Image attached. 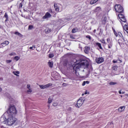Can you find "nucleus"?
Segmentation results:
<instances>
[{"mask_svg": "<svg viewBox=\"0 0 128 128\" xmlns=\"http://www.w3.org/2000/svg\"><path fill=\"white\" fill-rule=\"evenodd\" d=\"M82 66L88 68V61L86 60H84L82 58L76 59V62H74V64L72 66L74 74H76V72L80 70V68H82Z\"/></svg>", "mask_w": 128, "mask_h": 128, "instance_id": "obj_1", "label": "nucleus"}, {"mask_svg": "<svg viewBox=\"0 0 128 128\" xmlns=\"http://www.w3.org/2000/svg\"><path fill=\"white\" fill-rule=\"evenodd\" d=\"M2 116L4 118V124L12 126L16 122V118L12 115H8V113H4Z\"/></svg>", "mask_w": 128, "mask_h": 128, "instance_id": "obj_2", "label": "nucleus"}, {"mask_svg": "<svg viewBox=\"0 0 128 128\" xmlns=\"http://www.w3.org/2000/svg\"><path fill=\"white\" fill-rule=\"evenodd\" d=\"M16 112H18V111H16V107L14 106H11L5 114H8V116H14V114H16Z\"/></svg>", "mask_w": 128, "mask_h": 128, "instance_id": "obj_3", "label": "nucleus"}, {"mask_svg": "<svg viewBox=\"0 0 128 128\" xmlns=\"http://www.w3.org/2000/svg\"><path fill=\"white\" fill-rule=\"evenodd\" d=\"M115 10L117 12H120V14H122V12H124V8H122V6H120V4H116L114 6Z\"/></svg>", "mask_w": 128, "mask_h": 128, "instance_id": "obj_4", "label": "nucleus"}, {"mask_svg": "<svg viewBox=\"0 0 128 128\" xmlns=\"http://www.w3.org/2000/svg\"><path fill=\"white\" fill-rule=\"evenodd\" d=\"M52 86V84L49 83L44 85H40L39 86L41 90H44V88H50V86Z\"/></svg>", "mask_w": 128, "mask_h": 128, "instance_id": "obj_5", "label": "nucleus"}, {"mask_svg": "<svg viewBox=\"0 0 128 128\" xmlns=\"http://www.w3.org/2000/svg\"><path fill=\"white\" fill-rule=\"evenodd\" d=\"M84 100H82V98H80L77 101L76 106L78 108H80V106H82V104H84Z\"/></svg>", "mask_w": 128, "mask_h": 128, "instance_id": "obj_6", "label": "nucleus"}, {"mask_svg": "<svg viewBox=\"0 0 128 128\" xmlns=\"http://www.w3.org/2000/svg\"><path fill=\"white\" fill-rule=\"evenodd\" d=\"M118 16L122 22H126V17H124V16L122 14H118Z\"/></svg>", "mask_w": 128, "mask_h": 128, "instance_id": "obj_7", "label": "nucleus"}, {"mask_svg": "<svg viewBox=\"0 0 128 128\" xmlns=\"http://www.w3.org/2000/svg\"><path fill=\"white\" fill-rule=\"evenodd\" d=\"M118 42L120 46H122V44H126V41L124 40V37H122L118 40Z\"/></svg>", "mask_w": 128, "mask_h": 128, "instance_id": "obj_8", "label": "nucleus"}, {"mask_svg": "<svg viewBox=\"0 0 128 128\" xmlns=\"http://www.w3.org/2000/svg\"><path fill=\"white\" fill-rule=\"evenodd\" d=\"M52 18V14L49 12H47L46 13L45 15L42 17L43 20H46L48 18Z\"/></svg>", "mask_w": 128, "mask_h": 128, "instance_id": "obj_9", "label": "nucleus"}, {"mask_svg": "<svg viewBox=\"0 0 128 128\" xmlns=\"http://www.w3.org/2000/svg\"><path fill=\"white\" fill-rule=\"evenodd\" d=\"M96 62L97 64H102V62H104V59L102 57L96 58Z\"/></svg>", "mask_w": 128, "mask_h": 128, "instance_id": "obj_10", "label": "nucleus"}, {"mask_svg": "<svg viewBox=\"0 0 128 128\" xmlns=\"http://www.w3.org/2000/svg\"><path fill=\"white\" fill-rule=\"evenodd\" d=\"M107 42L108 44V48H112V42H110V38H107Z\"/></svg>", "mask_w": 128, "mask_h": 128, "instance_id": "obj_11", "label": "nucleus"}, {"mask_svg": "<svg viewBox=\"0 0 128 128\" xmlns=\"http://www.w3.org/2000/svg\"><path fill=\"white\" fill-rule=\"evenodd\" d=\"M90 46H86L84 47V52H85V54H88L90 52Z\"/></svg>", "mask_w": 128, "mask_h": 128, "instance_id": "obj_12", "label": "nucleus"}, {"mask_svg": "<svg viewBox=\"0 0 128 128\" xmlns=\"http://www.w3.org/2000/svg\"><path fill=\"white\" fill-rule=\"evenodd\" d=\"M124 108H126V106H122L118 108V112H122L124 110Z\"/></svg>", "mask_w": 128, "mask_h": 128, "instance_id": "obj_13", "label": "nucleus"}, {"mask_svg": "<svg viewBox=\"0 0 128 128\" xmlns=\"http://www.w3.org/2000/svg\"><path fill=\"white\" fill-rule=\"evenodd\" d=\"M122 60H120V59L118 58V60H112V62L113 64H122Z\"/></svg>", "mask_w": 128, "mask_h": 128, "instance_id": "obj_14", "label": "nucleus"}, {"mask_svg": "<svg viewBox=\"0 0 128 128\" xmlns=\"http://www.w3.org/2000/svg\"><path fill=\"white\" fill-rule=\"evenodd\" d=\"M10 42L6 40L1 44V46H8Z\"/></svg>", "mask_w": 128, "mask_h": 128, "instance_id": "obj_15", "label": "nucleus"}, {"mask_svg": "<svg viewBox=\"0 0 128 128\" xmlns=\"http://www.w3.org/2000/svg\"><path fill=\"white\" fill-rule=\"evenodd\" d=\"M54 8H55V10L56 12H60V8L58 6V4H54Z\"/></svg>", "mask_w": 128, "mask_h": 128, "instance_id": "obj_16", "label": "nucleus"}, {"mask_svg": "<svg viewBox=\"0 0 128 128\" xmlns=\"http://www.w3.org/2000/svg\"><path fill=\"white\" fill-rule=\"evenodd\" d=\"M4 116H1L0 118V126H2V124H4Z\"/></svg>", "mask_w": 128, "mask_h": 128, "instance_id": "obj_17", "label": "nucleus"}, {"mask_svg": "<svg viewBox=\"0 0 128 128\" xmlns=\"http://www.w3.org/2000/svg\"><path fill=\"white\" fill-rule=\"evenodd\" d=\"M69 78L70 80H76V75H71L69 76Z\"/></svg>", "mask_w": 128, "mask_h": 128, "instance_id": "obj_18", "label": "nucleus"}, {"mask_svg": "<svg viewBox=\"0 0 128 128\" xmlns=\"http://www.w3.org/2000/svg\"><path fill=\"white\" fill-rule=\"evenodd\" d=\"M78 32V28H74L72 30V34H76V32Z\"/></svg>", "mask_w": 128, "mask_h": 128, "instance_id": "obj_19", "label": "nucleus"}, {"mask_svg": "<svg viewBox=\"0 0 128 128\" xmlns=\"http://www.w3.org/2000/svg\"><path fill=\"white\" fill-rule=\"evenodd\" d=\"M96 46H98V48H99L100 50H102V44H100V43L96 42Z\"/></svg>", "mask_w": 128, "mask_h": 128, "instance_id": "obj_20", "label": "nucleus"}, {"mask_svg": "<svg viewBox=\"0 0 128 128\" xmlns=\"http://www.w3.org/2000/svg\"><path fill=\"white\" fill-rule=\"evenodd\" d=\"M4 18H6L5 22H8V13L6 12L4 14Z\"/></svg>", "mask_w": 128, "mask_h": 128, "instance_id": "obj_21", "label": "nucleus"}, {"mask_svg": "<svg viewBox=\"0 0 128 128\" xmlns=\"http://www.w3.org/2000/svg\"><path fill=\"white\" fill-rule=\"evenodd\" d=\"M48 64L49 66V67L52 68V66H54V62H48Z\"/></svg>", "mask_w": 128, "mask_h": 128, "instance_id": "obj_22", "label": "nucleus"}, {"mask_svg": "<svg viewBox=\"0 0 128 128\" xmlns=\"http://www.w3.org/2000/svg\"><path fill=\"white\" fill-rule=\"evenodd\" d=\"M50 32H52V30H50V28H46L45 30L46 34H50Z\"/></svg>", "mask_w": 128, "mask_h": 128, "instance_id": "obj_23", "label": "nucleus"}, {"mask_svg": "<svg viewBox=\"0 0 128 128\" xmlns=\"http://www.w3.org/2000/svg\"><path fill=\"white\" fill-rule=\"evenodd\" d=\"M14 74L16 76H18V74H20V72L18 71H14L13 72Z\"/></svg>", "mask_w": 128, "mask_h": 128, "instance_id": "obj_24", "label": "nucleus"}, {"mask_svg": "<svg viewBox=\"0 0 128 128\" xmlns=\"http://www.w3.org/2000/svg\"><path fill=\"white\" fill-rule=\"evenodd\" d=\"M98 0H92L90 2V4H96V2H97L98 1Z\"/></svg>", "mask_w": 128, "mask_h": 128, "instance_id": "obj_25", "label": "nucleus"}, {"mask_svg": "<svg viewBox=\"0 0 128 128\" xmlns=\"http://www.w3.org/2000/svg\"><path fill=\"white\" fill-rule=\"evenodd\" d=\"M14 34H16V36H20V37L22 36V34L18 32H15Z\"/></svg>", "mask_w": 128, "mask_h": 128, "instance_id": "obj_26", "label": "nucleus"}, {"mask_svg": "<svg viewBox=\"0 0 128 128\" xmlns=\"http://www.w3.org/2000/svg\"><path fill=\"white\" fill-rule=\"evenodd\" d=\"M106 17H104L102 19V24H106Z\"/></svg>", "mask_w": 128, "mask_h": 128, "instance_id": "obj_27", "label": "nucleus"}, {"mask_svg": "<svg viewBox=\"0 0 128 128\" xmlns=\"http://www.w3.org/2000/svg\"><path fill=\"white\" fill-rule=\"evenodd\" d=\"M33 28H34V26H32V25H29L28 26V30H32Z\"/></svg>", "mask_w": 128, "mask_h": 128, "instance_id": "obj_28", "label": "nucleus"}, {"mask_svg": "<svg viewBox=\"0 0 128 128\" xmlns=\"http://www.w3.org/2000/svg\"><path fill=\"white\" fill-rule=\"evenodd\" d=\"M54 56V54H50L48 56L49 58H52Z\"/></svg>", "mask_w": 128, "mask_h": 128, "instance_id": "obj_29", "label": "nucleus"}, {"mask_svg": "<svg viewBox=\"0 0 128 128\" xmlns=\"http://www.w3.org/2000/svg\"><path fill=\"white\" fill-rule=\"evenodd\" d=\"M20 58L18 56H16L14 58V60H16V62H18V60H20Z\"/></svg>", "mask_w": 128, "mask_h": 128, "instance_id": "obj_30", "label": "nucleus"}, {"mask_svg": "<svg viewBox=\"0 0 128 128\" xmlns=\"http://www.w3.org/2000/svg\"><path fill=\"white\" fill-rule=\"evenodd\" d=\"M116 84H118V83H116V82H110L109 83V84H110V85H111V86H114V85Z\"/></svg>", "mask_w": 128, "mask_h": 128, "instance_id": "obj_31", "label": "nucleus"}, {"mask_svg": "<svg viewBox=\"0 0 128 128\" xmlns=\"http://www.w3.org/2000/svg\"><path fill=\"white\" fill-rule=\"evenodd\" d=\"M118 36H120V38H124V36H122V34L120 32H118Z\"/></svg>", "mask_w": 128, "mask_h": 128, "instance_id": "obj_32", "label": "nucleus"}, {"mask_svg": "<svg viewBox=\"0 0 128 128\" xmlns=\"http://www.w3.org/2000/svg\"><path fill=\"white\" fill-rule=\"evenodd\" d=\"M86 38H88V40H92V37H91L90 35H87V36H86Z\"/></svg>", "mask_w": 128, "mask_h": 128, "instance_id": "obj_33", "label": "nucleus"}, {"mask_svg": "<svg viewBox=\"0 0 128 128\" xmlns=\"http://www.w3.org/2000/svg\"><path fill=\"white\" fill-rule=\"evenodd\" d=\"M52 98H48V104H52Z\"/></svg>", "mask_w": 128, "mask_h": 128, "instance_id": "obj_34", "label": "nucleus"}, {"mask_svg": "<svg viewBox=\"0 0 128 128\" xmlns=\"http://www.w3.org/2000/svg\"><path fill=\"white\" fill-rule=\"evenodd\" d=\"M114 32L116 36H118V33H116V30H114Z\"/></svg>", "mask_w": 128, "mask_h": 128, "instance_id": "obj_35", "label": "nucleus"}, {"mask_svg": "<svg viewBox=\"0 0 128 128\" xmlns=\"http://www.w3.org/2000/svg\"><path fill=\"white\" fill-rule=\"evenodd\" d=\"M112 68L114 70H118V66H114L112 67Z\"/></svg>", "mask_w": 128, "mask_h": 128, "instance_id": "obj_36", "label": "nucleus"}, {"mask_svg": "<svg viewBox=\"0 0 128 128\" xmlns=\"http://www.w3.org/2000/svg\"><path fill=\"white\" fill-rule=\"evenodd\" d=\"M90 69L89 72H92V66H89Z\"/></svg>", "mask_w": 128, "mask_h": 128, "instance_id": "obj_37", "label": "nucleus"}, {"mask_svg": "<svg viewBox=\"0 0 128 128\" xmlns=\"http://www.w3.org/2000/svg\"><path fill=\"white\" fill-rule=\"evenodd\" d=\"M16 52H12L9 54L10 56H16Z\"/></svg>", "mask_w": 128, "mask_h": 128, "instance_id": "obj_38", "label": "nucleus"}, {"mask_svg": "<svg viewBox=\"0 0 128 128\" xmlns=\"http://www.w3.org/2000/svg\"><path fill=\"white\" fill-rule=\"evenodd\" d=\"M32 92V89L29 88L28 89V90H27V92Z\"/></svg>", "mask_w": 128, "mask_h": 128, "instance_id": "obj_39", "label": "nucleus"}, {"mask_svg": "<svg viewBox=\"0 0 128 128\" xmlns=\"http://www.w3.org/2000/svg\"><path fill=\"white\" fill-rule=\"evenodd\" d=\"M70 38H71V40H74V37L72 35H70Z\"/></svg>", "mask_w": 128, "mask_h": 128, "instance_id": "obj_40", "label": "nucleus"}, {"mask_svg": "<svg viewBox=\"0 0 128 128\" xmlns=\"http://www.w3.org/2000/svg\"><path fill=\"white\" fill-rule=\"evenodd\" d=\"M6 62L7 64H10L12 62V60H7Z\"/></svg>", "mask_w": 128, "mask_h": 128, "instance_id": "obj_41", "label": "nucleus"}, {"mask_svg": "<svg viewBox=\"0 0 128 128\" xmlns=\"http://www.w3.org/2000/svg\"><path fill=\"white\" fill-rule=\"evenodd\" d=\"M48 12L50 14H52V9L49 10Z\"/></svg>", "mask_w": 128, "mask_h": 128, "instance_id": "obj_42", "label": "nucleus"}, {"mask_svg": "<svg viewBox=\"0 0 128 128\" xmlns=\"http://www.w3.org/2000/svg\"><path fill=\"white\" fill-rule=\"evenodd\" d=\"M62 86H68V84H66V83H63Z\"/></svg>", "mask_w": 128, "mask_h": 128, "instance_id": "obj_43", "label": "nucleus"}, {"mask_svg": "<svg viewBox=\"0 0 128 128\" xmlns=\"http://www.w3.org/2000/svg\"><path fill=\"white\" fill-rule=\"evenodd\" d=\"M19 8H22V3H20V4H19Z\"/></svg>", "mask_w": 128, "mask_h": 128, "instance_id": "obj_44", "label": "nucleus"}, {"mask_svg": "<svg viewBox=\"0 0 128 128\" xmlns=\"http://www.w3.org/2000/svg\"><path fill=\"white\" fill-rule=\"evenodd\" d=\"M30 88V85L28 84L27 85V88H28V89Z\"/></svg>", "mask_w": 128, "mask_h": 128, "instance_id": "obj_45", "label": "nucleus"}, {"mask_svg": "<svg viewBox=\"0 0 128 128\" xmlns=\"http://www.w3.org/2000/svg\"><path fill=\"white\" fill-rule=\"evenodd\" d=\"M82 86H86V82H85V81H84V82H83V83H82Z\"/></svg>", "mask_w": 128, "mask_h": 128, "instance_id": "obj_46", "label": "nucleus"}, {"mask_svg": "<svg viewBox=\"0 0 128 128\" xmlns=\"http://www.w3.org/2000/svg\"><path fill=\"white\" fill-rule=\"evenodd\" d=\"M84 82H85L86 84H90L89 81H84Z\"/></svg>", "mask_w": 128, "mask_h": 128, "instance_id": "obj_47", "label": "nucleus"}, {"mask_svg": "<svg viewBox=\"0 0 128 128\" xmlns=\"http://www.w3.org/2000/svg\"><path fill=\"white\" fill-rule=\"evenodd\" d=\"M30 50H34V48L32 46H30Z\"/></svg>", "mask_w": 128, "mask_h": 128, "instance_id": "obj_48", "label": "nucleus"}, {"mask_svg": "<svg viewBox=\"0 0 128 128\" xmlns=\"http://www.w3.org/2000/svg\"><path fill=\"white\" fill-rule=\"evenodd\" d=\"M102 44H106V42L104 41V40H103L102 41Z\"/></svg>", "mask_w": 128, "mask_h": 128, "instance_id": "obj_49", "label": "nucleus"}, {"mask_svg": "<svg viewBox=\"0 0 128 128\" xmlns=\"http://www.w3.org/2000/svg\"><path fill=\"white\" fill-rule=\"evenodd\" d=\"M118 92H119L120 94H122V90H119Z\"/></svg>", "mask_w": 128, "mask_h": 128, "instance_id": "obj_50", "label": "nucleus"}, {"mask_svg": "<svg viewBox=\"0 0 128 128\" xmlns=\"http://www.w3.org/2000/svg\"><path fill=\"white\" fill-rule=\"evenodd\" d=\"M0 128H4V126H2V124L0 125Z\"/></svg>", "mask_w": 128, "mask_h": 128, "instance_id": "obj_51", "label": "nucleus"}, {"mask_svg": "<svg viewBox=\"0 0 128 128\" xmlns=\"http://www.w3.org/2000/svg\"><path fill=\"white\" fill-rule=\"evenodd\" d=\"M32 48H36V46L33 45V46H32Z\"/></svg>", "mask_w": 128, "mask_h": 128, "instance_id": "obj_52", "label": "nucleus"}, {"mask_svg": "<svg viewBox=\"0 0 128 128\" xmlns=\"http://www.w3.org/2000/svg\"><path fill=\"white\" fill-rule=\"evenodd\" d=\"M2 88H0V92H2Z\"/></svg>", "mask_w": 128, "mask_h": 128, "instance_id": "obj_53", "label": "nucleus"}, {"mask_svg": "<svg viewBox=\"0 0 128 128\" xmlns=\"http://www.w3.org/2000/svg\"><path fill=\"white\" fill-rule=\"evenodd\" d=\"M88 94V92H84V94Z\"/></svg>", "mask_w": 128, "mask_h": 128, "instance_id": "obj_54", "label": "nucleus"}, {"mask_svg": "<svg viewBox=\"0 0 128 128\" xmlns=\"http://www.w3.org/2000/svg\"><path fill=\"white\" fill-rule=\"evenodd\" d=\"M2 12H0V16L2 15Z\"/></svg>", "mask_w": 128, "mask_h": 128, "instance_id": "obj_55", "label": "nucleus"}, {"mask_svg": "<svg viewBox=\"0 0 128 128\" xmlns=\"http://www.w3.org/2000/svg\"><path fill=\"white\" fill-rule=\"evenodd\" d=\"M122 94H124V92H122Z\"/></svg>", "mask_w": 128, "mask_h": 128, "instance_id": "obj_56", "label": "nucleus"}, {"mask_svg": "<svg viewBox=\"0 0 128 128\" xmlns=\"http://www.w3.org/2000/svg\"><path fill=\"white\" fill-rule=\"evenodd\" d=\"M0 28H2V26L0 25Z\"/></svg>", "mask_w": 128, "mask_h": 128, "instance_id": "obj_57", "label": "nucleus"}, {"mask_svg": "<svg viewBox=\"0 0 128 128\" xmlns=\"http://www.w3.org/2000/svg\"><path fill=\"white\" fill-rule=\"evenodd\" d=\"M82 96H84V94H82Z\"/></svg>", "mask_w": 128, "mask_h": 128, "instance_id": "obj_58", "label": "nucleus"}, {"mask_svg": "<svg viewBox=\"0 0 128 128\" xmlns=\"http://www.w3.org/2000/svg\"><path fill=\"white\" fill-rule=\"evenodd\" d=\"M96 8H100L99 7H97Z\"/></svg>", "mask_w": 128, "mask_h": 128, "instance_id": "obj_59", "label": "nucleus"}, {"mask_svg": "<svg viewBox=\"0 0 128 128\" xmlns=\"http://www.w3.org/2000/svg\"><path fill=\"white\" fill-rule=\"evenodd\" d=\"M96 32V30H94V32Z\"/></svg>", "mask_w": 128, "mask_h": 128, "instance_id": "obj_60", "label": "nucleus"}, {"mask_svg": "<svg viewBox=\"0 0 128 128\" xmlns=\"http://www.w3.org/2000/svg\"><path fill=\"white\" fill-rule=\"evenodd\" d=\"M121 98H122V96H120Z\"/></svg>", "mask_w": 128, "mask_h": 128, "instance_id": "obj_61", "label": "nucleus"}, {"mask_svg": "<svg viewBox=\"0 0 128 128\" xmlns=\"http://www.w3.org/2000/svg\"><path fill=\"white\" fill-rule=\"evenodd\" d=\"M82 71H83V72H84V70H83Z\"/></svg>", "mask_w": 128, "mask_h": 128, "instance_id": "obj_62", "label": "nucleus"}]
</instances>
